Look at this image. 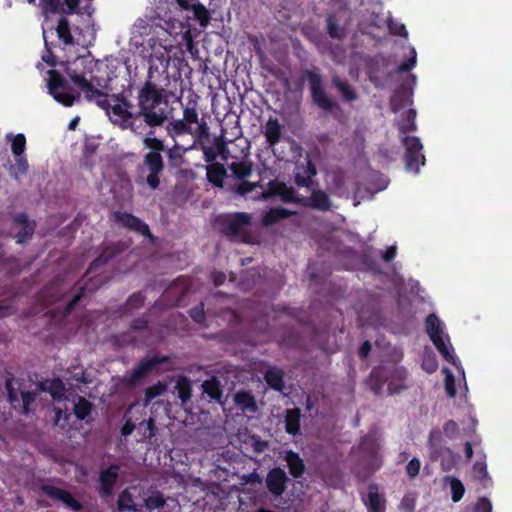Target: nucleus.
<instances>
[{"instance_id": "obj_28", "label": "nucleus", "mask_w": 512, "mask_h": 512, "mask_svg": "<svg viewBox=\"0 0 512 512\" xmlns=\"http://www.w3.org/2000/svg\"><path fill=\"white\" fill-rule=\"evenodd\" d=\"M231 175L240 180L247 179L253 172V163L249 160L233 161L229 164Z\"/></svg>"}, {"instance_id": "obj_52", "label": "nucleus", "mask_w": 512, "mask_h": 512, "mask_svg": "<svg viewBox=\"0 0 512 512\" xmlns=\"http://www.w3.org/2000/svg\"><path fill=\"white\" fill-rule=\"evenodd\" d=\"M443 432L449 439H455L459 433V426L454 420H448L443 425Z\"/></svg>"}, {"instance_id": "obj_53", "label": "nucleus", "mask_w": 512, "mask_h": 512, "mask_svg": "<svg viewBox=\"0 0 512 512\" xmlns=\"http://www.w3.org/2000/svg\"><path fill=\"white\" fill-rule=\"evenodd\" d=\"M48 391L50 392V394L53 398L61 397L64 392L63 382L60 379L53 380L50 383V387L48 388Z\"/></svg>"}, {"instance_id": "obj_4", "label": "nucleus", "mask_w": 512, "mask_h": 512, "mask_svg": "<svg viewBox=\"0 0 512 512\" xmlns=\"http://www.w3.org/2000/svg\"><path fill=\"white\" fill-rule=\"evenodd\" d=\"M219 232L227 237L236 238L241 242L249 241L248 228L251 226V216L245 212L220 215L216 219Z\"/></svg>"}, {"instance_id": "obj_58", "label": "nucleus", "mask_w": 512, "mask_h": 512, "mask_svg": "<svg viewBox=\"0 0 512 512\" xmlns=\"http://www.w3.org/2000/svg\"><path fill=\"white\" fill-rule=\"evenodd\" d=\"M149 321L145 317L134 318L130 323V328L133 331H143L148 328Z\"/></svg>"}, {"instance_id": "obj_55", "label": "nucleus", "mask_w": 512, "mask_h": 512, "mask_svg": "<svg viewBox=\"0 0 512 512\" xmlns=\"http://www.w3.org/2000/svg\"><path fill=\"white\" fill-rule=\"evenodd\" d=\"M189 315L196 323L202 324L205 321L203 304L191 308L189 311Z\"/></svg>"}, {"instance_id": "obj_51", "label": "nucleus", "mask_w": 512, "mask_h": 512, "mask_svg": "<svg viewBox=\"0 0 512 512\" xmlns=\"http://www.w3.org/2000/svg\"><path fill=\"white\" fill-rule=\"evenodd\" d=\"M420 468H421V462L418 458L416 457H413L406 465V473H407V476L410 478V479H413L415 478L419 472H420Z\"/></svg>"}, {"instance_id": "obj_46", "label": "nucleus", "mask_w": 512, "mask_h": 512, "mask_svg": "<svg viewBox=\"0 0 512 512\" xmlns=\"http://www.w3.org/2000/svg\"><path fill=\"white\" fill-rule=\"evenodd\" d=\"M165 503L166 501L161 493L150 495L145 499V507L148 510L162 509Z\"/></svg>"}, {"instance_id": "obj_44", "label": "nucleus", "mask_w": 512, "mask_h": 512, "mask_svg": "<svg viewBox=\"0 0 512 512\" xmlns=\"http://www.w3.org/2000/svg\"><path fill=\"white\" fill-rule=\"evenodd\" d=\"M138 431L142 434L143 439H152L157 432L154 418L150 417L148 420L139 423Z\"/></svg>"}, {"instance_id": "obj_24", "label": "nucleus", "mask_w": 512, "mask_h": 512, "mask_svg": "<svg viewBox=\"0 0 512 512\" xmlns=\"http://www.w3.org/2000/svg\"><path fill=\"white\" fill-rule=\"evenodd\" d=\"M285 461L287 463L289 473L292 477L297 479L303 476L306 467L299 453L293 450L287 451L285 455Z\"/></svg>"}, {"instance_id": "obj_48", "label": "nucleus", "mask_w": 512, "mask_h": 512, "mask_svg": "<svg viewBox=\"0 0 512 512\" xmlns=\"http://www.w3.org/2000/svg\"><path fill=\"white\" fill-rule=\"evenodd\" d=\"M444 371L446 372L444 381L446 394L449 398H454L457 393L454 375L448 368H445Z\"/></svg>"}, {"instance_id": "obj_27", "label": "nucleus", "mask_w": 512, "mask_h": 512, "mask_svg": "<svg viewBox=\"0 0 512 512\" xmlns=\"http://www.w3.org/2000/svg\"><path fill=\"white\" fill-rule=\"evenodd\" d=\"M235 405L243 412L255 413L257 404L255 398L249 391H239L234 395Z\"/></svg>"}, {"instance_id": "obj_42", "label": "nucleus", "mask_w": 512, "mask_h": 512, "mask_svg": "<svg viewBox=\"0 0 512 512\" xmlns=\"http://www.w3.org/2000/svg\"><path fill=\"white\" fill-rule=\"evenodd\" d=\"M58 37L65 43L71 44L73 42V36L70 31V24L67 18L61 17L57 24Z\"/></svg>"}, {"instance_id": "obj_37", "label": "nucleus", "mask_w": 512, "mask_h": 512, "mask_svg": "<svg viewBox=\"0 0 512 512\" xmlns=\"http://www.w3.org/2000/svg\"><path fill=\"white\" fill-rule=\"evenodd\" d=\"M117 507L120 512H138L137 505L128 490L122 491L118 496Z\"/></svg>"}, {"instance_id": "obj_9", "label": "nucleus", "mask_w": 512, "mask_h": 512, "mask_svg": "<svg viewBox=\"0 0 512 512\" xmlns=\"http://www.w3.org/2000/svg\"><path fill=\"white\" fill-rule=\"evenodd\" d=\"M317 174L315 164L309 156L303 161H298L294 171V182L298 187L310 188L313 184L312 178Z\"/></svg>"}, {"instance_id": "obj_40", "label": "nucleus", "mask_w": 512, "mask_h": 512, "mask_svg": "<svg viewBox=\"0 0 512 512\" xmlns=\"http://www.w3.org/2000/svg\"><path fill=\"white\" fill-rule=\"evenodd\" d=\"M166 389V384L161 381H158L156 384L146 388L144 393L143 404L145 406L149 405L152 402V400L162 395L166 391Z\"/></svg>"}, {"instance_id": "obj_32", "label": "nucleus", "mask_w": 512, "mask_h": 512, "mask_svg": "<svg viewBox=\"0 0 512 512\" xmlns=\"http://www.w3.org/2000/svg\"><path fill=\"white\" fill-rule=\"evenodd\" d=\"M332 83L345 101L351 102L357 99L358 96L355 89L348 82L343 81L338 77H334L332 79Z\"/></svg>"}, {"instance_id": "obj_8", "label": "nucleus", "mask_w": 512, "mask_h": 512, "mask_svg": "<svg viewBox=\"0 0 512 512\" xmlns=\"http://www.w3.org/2000/svg\"><path fill=\"white\" fill-rule=\"evenodd\" d=\"M113 220L131 231L153 239L149 226L131 213L116 211L113 213Z\"/></svg>"}, {"instance_id": "obj_13", "label": "nucleus", "mask_w": 512, "mask_h": 512, "mask_svg": "<svg viewBox=\"0 0 512 512\" xmlns=\"http://www.w3.org/2000/svg\"><path fill=\"white\" fill-rule=\"evenodd\" d=\"M120 466L111 464L108 468L102 470L99 474V494L102 497H109L113 493L114 486L119 478Z\"/></svg>"}, {"instance_id": "obj_10", "label": "nucleus", "mask_w": 512, "mask_h": 512, "mask_svg": "<svg viewBox=\"0 0 512 512\" xmlns=\"http://www.w3.org/2000/svg\"><path fill=\"white\" fill-rule=\"evenodd\" d=\"M42 491L50 499L62 502L74 512H79L83 508L82 504L65 489L46 484L42 486Z\"/></svg>"}, {"instance_id": "obj_43", "label": "nucleus", "mask_w": 512, "mask_h": 512, "mask_svg": "<svg viewBox=\"0 0 512 512\" xmlns=\"http://www.w3.org/2000/svg\"><path fill=\"white\" fill-rule=\"evenodd\" d=\"M446 481L449 482L453 502H459L465 493L463 483L456 477H446Z\"/></svg>"}, {"instance_id": "obj_41", "label": "nucleus", "mask_w": 512, "mask_h": 512, "mask_svg": "<svg viewBox=\"0 0 512 512\" xmlns=\"http://www.w3.org/2000/svg\"><path fill=\"white\" fill-rule=\"evenodd\" d=\"M190 10L193 12L194 18L199 22L201 26L205 27L209 24L211 19L210 13L203 4H192Z\"/></svg>"}, {"instance_id": "obj_17", "label": "nucleus", "mask_w": 512, "mask_h": 512, "mask_svg": "<svg viewBox=\"0 0 512 512\" xmlns=\"http://www.w3.org/2000/svg\"><path fill=\"white\" fill-rule=\"evenodd\" d=\"M413 91L405 84H401L390 98V108L396 113L412 103Z\"/></svg>"}, {"instance_id": "obj_30", "label": "nucleus", "mask_w": 512, "mask_h": 512, "mask_svg": "<svg viewBox=\"0 0 512 512\" xmlns=\"http://www.w3.org/2000/svg\"><path fill=\"white\" fill-rule=\"evenodd\" d=\"M166 130H167V134L173 140H175L176 137L184 135V134L194 135L192 127L187 125L183 119H179V120L170 122L169 125L166 127Z\"/></svg>"}, {"instance_id": "obj_35", "label": "nucleus", "mask_w": 512, "mask_h": 512, "mask_svg": "<svg viewBox=\"0 0 512 512\" xmlns=\"http://www.w3.org/2000/svg\"><path fill=\"white\" fill-rule=\"evenodd\" d=\"M416 110L415 109H408L401 120V122L398 125L399 132L405 136H407L408 133L413 132L416 130Z\"/></svg>"}, {"instance_id": "obj_61", "label": "nucleus", "mask_w": 512, "mask_h": 512, "mask_svg": "<svg viewBox=\"0 0 512 512\" xmlns=\"http://www.w3.org/2000/svg\"><path fill=\"white\" fill-rule=\"evenodd\" d=\"M492 504L489 499L481 497L477 500L475 512H491Z\"/></svg>"}, {"instance_id": "obj_23", "label": "nucleus", "mask_w": 512, "mask_h": 512, "mask_svg": "<svg viewBox=\"0 0 512 512\" xmlns=\"http://www.w3.org/2000/svg\"><path fill=\"white\" fill-rule=\"evenodd\" d=\"M264 380L275 391L282 392L285 388L284 371L281 368L269 367L264 374Z\"/></svg>"}, {"instance_id": "obj_16", "label": "nucleus", "mask_w": 512, "mask_h": 512, "mask_svg": "<svg viewBox=\"0 0 512 512\" xmlns=\"http://www.w3.org/2000/svg\"><path fill=\"white\" fill-rule=\"evenodd\" d=\"M187 125L191 126V124H197L195 130H193L194 135L200 139H208L210 136L209 127L207 123L202 120L199 122L198 112L195 107H185L183 111L182 118Z\"/></svg>"}, {"instance_id": "obj_11", "label": "nucleus", "mask_w": 512, "mask_h": 512, "mask_svg": "<svg viewBox=\"0 0 512 512\" xmlns=\"http://www.w3.org/2000/svg\"><path fill=\"white\" fill-rule=\"evenodd\" d=\"M296 202L304 207L322 212L329 211L332 208V201L329 195L321 189L313 190L309 197L298 198Z\"/></svg>"}, {"instance_id": "obj_64", "label": "nucleus", "mask_w": 512, "mask_h": 512, "mask_svg": "<svg viewBox=\"0 0 512 512\" xmlns=\"http://www.w3.org/2000/svg\"><path fill=\"white\" fill-rule=\"evenodd\" d=\"M211 279L216 287L222 285L226 280V275L222 271H213Z\"/></svg>"}, {"instance_id": "obj_62", "label": "nucleus", "mask_w": 512, "mask_h": 512, "mask_svg": "<svg viewBox=\"0 0 512 512\" xmlns=\"http://www.w3.org/2000/svg\"><path fill=\"white\" fill-rule=\"evenodd\" d=\"M204 160L209 163H216L215 160L217 158V152L213 147L204 146L202 148Z\"/></svg>"}, {"instance_id": "obj_15", "label": "nucleus", "mask_w": 512, "mask_h": 512, "mask_svg": "<svg viewBox=\"0 0 512 512\" xmlns=\"http://www.w3.org/2000/svg\"><path fill=\"white\" fill-rule=\"evenodd\" d=\"M363 502L368 512L386 511V499L379 493V486L376 483L369 484L367 497L363 499Z\"/></svg>"}, {"instance_id": "obj_34", "label": "nucleus", "mask_w": 512, "mask_h": 512, "mask_svg": "<svg viewBox=\"0 0 512 512\" xmlns=\"http://www.w3.org/2000/svg\"><path fill=\"white\" fill-rule=\"evenodd\" d=\"M432 343L436 347L437 351L442 355V357L449 363L453 365H457V358L454 355L453 348L448 347L445 343L443 336L433 338Z\"/></svg>"}, {"instance_id": "obj_1", "label": "nucleus", "mask_w": 512, "mask_h": 512, "mask_svg": "<svg viewBox=\"0 0 512 512\" xmlns=\"http://www.w3.org/2000/svg\"><path fill=\"white\" fill-rule=\"evenodd\" d=\"M59 66L64 69L71 82L84 93V98L102 109L114 126L128 130L136 136H144L142 143L146 152L138 167L142 183L151 190L160 187L165 169L162 153L167 156L170 170L182 167L188 148L176 141L171 147H166L162 139L153 136L154 130L165 124L168 114L166 108L160 107L162 103H167L166 90L152 81L151 72L138 88L137 110H134L130 90L113 93L112 77L107 64L82 58L72 65L61 62Z\"/></svg>"}, {"instance_id": "obj_25", "label": "nucleus", "mask_w": 512, "mask_h": 512, "mask_svg": "<svg viewBox=\"0 0 512 512\" xmlns=\"http://www.w3.org/2000/svg\"><path fill=\"white\" fill-rule=\"evenodd\" d=\"M208 181L216 187L222 188L227 176L226 168L221 163H212L206 167Z\"/></svg>"}, {"instance_id": "obj_20", "label": "nucleus", "mask_w": 512, "mask_h": 512, "mask_svg": "<svg viewBox=\"0 0 512 512\" xmlns=\"http://www.w3.org/2000/svg\"><path fill=\"white\" fill-rule=\"evenodd\" d=\"M26 145L25 137L22 134H17L11 137V149L14 155L17 157L16 168L17 174H25L28 171L29 165L27 161H22L19 156L23 153Z\"/></svg>"}, {"instance_id": "obj_6", "label": "nucleus", "mask_w": 512, "mask_h": 512, "mask_svg": "<svg viewBox=\"0 0 512 512\" xmlns=\"http://www.w3.org/2000/svg\"><path fill=\"white\" fill-rule=\"evenodd\" d=\"M402 143L405 147V168L409 172L417 174L420 166L425 164V156L422 153L423 145L416 136H404Z\"/></svg>"}, {"instance_id": "obj_33", "label": "nucleus", "mask_w": 512, "mask_h": 512, "mask_svg": "<svg viewBox=\"0 0 512 512\" xmlns=\"http://www.w3.org/2000/svg\"><path fill=\"white\" fill-rule=\"evenodd\" d=\"M432 343L436 347L437 351L442 355V357L449 363L453 365H457V358L454 355L453 348L448 347L445 343L443 336L433 338Z\"/></svg>"}, {"instance_id": "obj_21", "label": "nucleus", "mask_w": 512, "mask_h": 512, "mask_svg": "<svg viewBox=\"0 0 512 512\" xmlns=\"http://www.w3.org/2000/svg\"><path fill=\"white\" fill-rule=\"evenodd\" d=\"M407 371L403 367L394 368L388 378V391L390 394H398L407 388L405 381Z\"/></svg>"}, {"instance_id": "obj_39", "label": "nucleus", "mask_w": 512, "mask_h": 512, "mask_svg": "<svg viewBox=\"0 0 512 512\" xmlns=\"http://www.w3.org/2000/svg\"><path fill=\"white\" fill-rule=\"evenodd\" d=\"M256 188H261L260 182H250L247 181V179H244L240 180L238 184H235L232 187V191L241 197H248V195L255 191Z\"/></svg>"}, {"instance_id": "obj_63", "label": "nucleus", "mask_w": 512, "mask_h": 512, "mask_svg": "<svg viewBox=\"0 0 512 512\" xmlns=\"http://www.w3.org/2000/svg\"><path fill=\"white\" fill-rule=\"evenodd\" d=\"M135 429V424L132 422L131 419H127L124 424L121 427V435L124 437H127L132 434V432Z\"/></svg>"}, {"instance_id": "obj_2", "label": "nucleus", "mask_w": 512, "mask_h": 512, "mask_svg": "<svg viewBox=\"0 0 512 512\" xmlns=\"http://www.w3.org/2000/svg\"><path fill=\"white\" fill-rule=\"evenodd\" d=\"M42 60L50 67L44 73V81L53 99L65 107H72L76 102H80L82 91L71 86L60 70L56 69L58 63L50 49L45 50Z\"/></svg>"}, {"instance_id": "obj_38", "label": "nucleus", "mask_w": 512, "mask_h": 512, "mask_svg": "<svg viewBox=\"0 0 512 512\" xmlns=\"http://www.w3.org/2000/svg\"><path fill=\"white\" fill-rule=\"evenodd\" d=\"M178 398L183 404L187 403L192 396V388L190 381L186 377L180 378L175 386Z\"/></svg>"}, {"instance_id": "obj_7", "label": "nucleus", "mask_w": 512, "mask_h": 512, "mask_svg": "<svg viewBox=\"0 0 512 512\" xmlns=\"http://www.w3.org/2000/svg\"><path fill=\"white\" fill-rule=\"evenodd\" d=\"M168 360L167 357H145L139 361V363L133 368L127 378L129 385H136L142 379L152 373L153 369L161 363Z\"/></svg>"}, {"instance_id": "obj_45", "label": "nucleus", "mask_w": 512, "mask_h": 512, "mask_svg": "<svg viewBox=\"0 0 512 512\" xmlns=\"http://www.w3.org/2000/svg\"><path fill=\"white\" fill-rule=\"evenodd\" d=\"M326 24L327 33L332 39H341L343 37V33L341 32L338 21L334 15L329 14L327 16Z\"/></svg>"}, {"instance_id": "obj_26", "label": "nucleus", "mask_w": 512, "mask_h": 512, "mask_svg": "<svg viewBox=\"0 0 512 512\" xmlns=\"http://www.w3.org/2000/svg\"><path fill=\"white\" fill-rule=\"evenodd\" d=\"M292 214V211L284 207H272L262 216L261 222L263 226L268 227L289 218Z\"/></svg>"}, {"instance_id": "obj_47", "label": "nucleus", "mask_w": 512, "mask_h": 512, "mask_svg": "<svg viewBox=\"0 0 512 512\" xmlns=\"http://www.w3.org/2000/svg\"><path fill=\"white\" fill-rule=\"evenodd\" d=\"M456 454L450 449L448 453H444L438 461H440L441 469L444 472L451 471L456 465Z\"/></svg>"}, {"instance_id": "obj_18", "label": "nucleus", "mask_w": 512, "mask_h": 512, "mask_svg": "<svg viewBox=\"0 0 512 512\" xmlns=\"http://www.w3.org/2000/svg\"><path fill=\"white\" fill-rule=\"evenodd\" d=\"M283 126L277 118L269 117L264 126V136L269 147L276 146L282 137Z\"/></svg>"}, {"instance_id": "obj_12", "label": "nucleus", "mask_w": 512, "mask_h": 512, "mask_svg": "<svg viewBox=\"0 0 512 512\" xmlns=\"http://www.w3.org/2000/svg\"><path fill=\"white\" fill-rule=\"evenodd\" d=\"M289 478L285 471L280 467L272 468L266 476V487L275 497L283 495L287 488Z\"/></svg>"}, {"instance_id": "obj_57", "label": "nucleus", "mask_w": 512, "mask_h": 512, "mask_svg": "<svg viewBox=\"0 0 512 512\" xmlns=\"http://www.w3.org/2000/svg\"><path fill=\"white\" fill-rule=\"evenodd\" d=\"M473 473L480 480L486 479L488 476L486 464L484 462H480V461H477L476 463H474Z\"/></svg>"}, {"instance_id": "obj_3", "label": "nucleus", "mask_w": 512, "mask_h": 512, "mask_svg": "<svg viewBox=\"0 0 512 512\" xmlns=\"http://www.w3.org/2000/svg\"><path fill=\"white\" fill-rule=\"evenodd\" d=\"M122 251L123 246L119 243L107 245L103 248L101 254L90 263L87 269L86 275L93 276L90 277L88 282L81 286L77 293L72 297V299L66 303L61 312V319H64L71 314L80 300L84 297L86 290L94 291L106 281L107 277L96 274V272Z\"/></svg>"}, {"instance_id": "obj_49", "label": "nucleus", "mask_w": 512, "mask_h": 512, "mask_svg": "<svg viewBox=\"0 0 512 512\" xmlns=\"http://www.w3.org/2000/svg\"><path fill=\"white\" fill-rule=\"evenodd\" d=\"M270 191L269 192H261L260 195L257 198H264L267 199L270 194L273 195H283L284 191L286 190V185L284 183H278L275 181H271L269 183Z\"/></svg>"}, {"instance_id": "obj_59", "label": "nucleus", "mask_w": 512, "mask_h": 512, "mask_svg": "<svg viewBox=\"0 0 512 512\" xmlns=\"http://www.w3.org/2000/svg\"><path fill=\"white\" fill-rule=\"evenodd\" d=\"M389 32L396 36H407L405 25L390 21L388 23Z\"/></svg>"}, {"instance_id": "obj_22", "label": "nucleus", "mask_w": 512, "mask_h": 512, "mask_svg": "<svg viewBox=\"0 0 512 512\" xmlns=\"http://www.w3.org/2000/svg\"><path fill=\"white\" fill-rule=\"evenodd\" d=\"M301 410L297 407L286 409L284 414L285 431L292 436L300 435Z\"/></svg>"}, {"instance_id": "obj_60", "label": "nucleus", "mask_w": 512, "mask_h": 512, "mask_svg": "<svg viewBox=\"0 0 512 512\" xmlns=\"http://www.w3.org/2000/svg\"><path fill=\"white\" fill-rule=\"evenodd\" d=\"M272 310L275 313H284V314H286V315H288L290 317H293V318L297 317L298 312H299V310L296 309V308H291L289 306L280 305V304L273 306Z\"/></svg>"}, {"instance_id": "obj_29", "label": "nucleus", "mask_w": 512, "mask_h": 512, "mask_svg": "<svg viewBox=\"0 0 512 512\" xmlns=\"http://www.w3.org/2000/svg\"><path fill=\"white\" fill-rule=\"evenodd\" d=\"M145 296L141 292L131 294L126 302L120 307V313L124 316L131 315L135 310L144 306Z\"/></svg>"}, {"instance_id": "obj_14", "label": "nucleus", "mask_w": 512, "mask_h": 512, "mask_svg": "<svg viewBox=\"0 0 512 512\" xmlns=\"http://www.w3.org/2000/svg\"><path fill=\"white\" fill-rule=\"evenodd\" d=\"M427 446L429 450V458L432 462L438 461L444 453H448V450H450V448L446 446L445 440L439 429H432L430 431Z\"/></svg>"}, {"instance_id": "obj_56", "label": "nucleus", "mask_w": 512, "mask_h": 512, "mask_svg": "<svg viewBox=\"0 0 512 512\" xmlns=\"http://www.w3.org/2000/svg\"><path fill=\"white\" fill-rule=\"evenodd\" d=\"M70 416L71 414L68 413L67 411H63L62 409H56L54 424L60 425L62 428H64L68 423Z\"/></svg>"}, {"instance_id": "obj_36", "label": "nucleus", "mask_w": 512, "mask_h": 512, "mask_svg": "<svg viewBox=\"0 0 512 512\" xmlns=\"http://www.w3.org/2000/svg\"><path fill=\"white\" fill-rule=\"evenodd\" d=\"M93 410V404L82 396H78V401L74 404L73 412L78 420H86Z\"/></svg>"}, {"instance_id": "obj_54", "label": "nucleus", "mask_w": 512, "mask_h": 512, "mask_svg": "<svg viewBox=\"0 0 512 512\" xmlns=\"http://www.w3.org/2000/svg\"><path fill=\"white\" fill-rule=\"evenodd\" d=\"M69 372L73 373L72 378L81 384H88L89 380L86 378L85 371L82 367L72 366Z\"/></svg>"}, {"instance_id": "obj_31", "label": "nucleus", "mask_w": 512, "mask_h": 512, "mask_svg": "<svg viewBox=\"0 0 512 512\" xmlns=\"http://www.w3.org/2000/svg\"><path fill=\"white\" fill-rule=\"evenodd\" d=\"M425 330L430 339L443 336L442 323L436 314H429L425 320Z\"/></svg>"}, {"instance_id": "obj_50", "label": "nucleus", "mask_w": 512, "mask_h": 512, "mask_svg": "<svg viewBox=\"0 0 512 512\" xmlns=\"http://www.w3.org/2000/svg\"><path fill=\"white\" fill-rule=\"evenodd\" d=\"M416 51L415 49L411 50V57L406 61H403L395 70V73L409 72L416 65Z\"/></svg>"}, {"instance_id": "obj_5", "label": "nucleus", "mask_w": 512, "mask_h": 512, "mask_svg": "<svg viewBox=\"0 0 512 512\" xmlns=\"http://www.w3.org/2000/svg\"><path fill=\"white\" fill-rule=\"evenodd\" d=\"M303 77L309 82L312 101L322 110L331 111L335 107V103L325 91L319 68L313 67L304 70Z\"/></svg>"}, {"instance_id": "obj_19", "label": "nucleus", "mask_w": 512, "mask_h": 512, "mask_svg": "<svg viewBox=\"0 0 512 512\" xmlns=\"http://www.w3.org/2000/svg\"><path fill=\"white\" fill-rule=\"evenodd\" d=\"M201 387L203 394H205L210 401H215L219 404L224 403L222 385L216 376L204 380Z\"/></svg>"}]
</instances>
